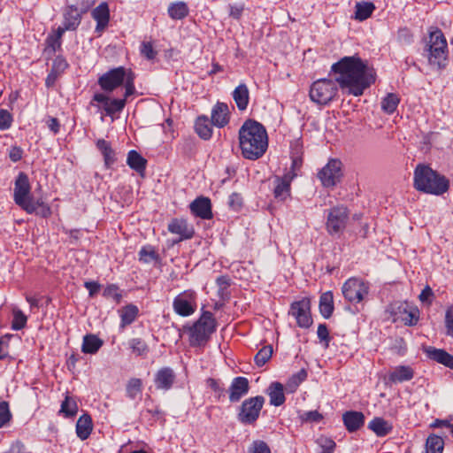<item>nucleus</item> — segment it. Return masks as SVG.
<instances>
[{
    "instance_id": "obj_1",
    "label": "nucleus",
    "mask_w": 453,
    "mask_h": 453,
    "mask_svg": "<svg viewBox=\"0 0 453 453\" xmlns=\"http://www.w3.org/2000/svg\"><path fill=\"white\" fill-rule=\"evenodd\" d=\"M330 74L334 76L343 93L354 96H362L375 81L373 70L357 56L343 57L334 63Z\"/></svg>"
},
{
    "instance_id": "obj_2",
    "label": "nucleus",
    "mask_w": 453,
    "mask_h": 453,
    "mask_svg": "<svg viewBox=\"0 0 453 453\" xmlns=\"http://www.w3.org/2000/svg\"><path fill=\"white\" fill-rule=\"evenodd\" d=\"M239 142L242 156L247 159L256 160L267 150L266 130L259 122L248 119L239 130Z\"/></svg>"
},
{
    "instance_id": "obj_3",
    "label": "nucleus",
    "mask_w": 453,
    "mask_h": 453,
    "mask_svg": "<svg viewBox=\"0 0 453 453\" xmlns=\"http://www.w3.org/2000/svg\"><path fill=\"white\" fill-rule=\"evenodd\" d=\"M413 187L425 194L441 196L449 190V180L429 165L418 164L413 173Z\"/></svg>"
},
{
    "instance_id": "obj_4",
    "label": "nucleus",
    "mask_w": 453,
    "mask_h": 453,
    "mask_svg": "<svg viewBox=\"0 0 453 453\" xmlns=\"http://www.w3.org/2000/svg\"><path fill=\"white\" fill-rule=\"evenodd\" d=\"M31 187L28 177L24 173H19L14 184L13 198L16 204L21 207L27 213L37 212L42 217L50 215V208L44 204L42 199H35L31 196Z\"/></svg>"
},
{
    "instance_id": "obj_5",
    "label": "nucleus",
    "mask_w": 453,
    "mask_h": 453,
    "mask_svg": "<svg viewBox=\"0 0 453 453\" xmlns=\"http://www.w3.org/2000/svg\"><path fill=\"white\" fill-rule=\"evenodd\" d=\"M98 85L105 92H111L124 85L126 97L134 93V75L123 66L109 70L98 78Z\"/></svg>"
},
{
    "instance_id": "obj_6",
    "label": "nucleus",
    "mask_w": 453,
    "mask_h": 453,
    "mask_svg": "<svg viewBox=\"0 0 453 453\" xmlns=\"http://www.w3.org/2000/svg\"><path fill=\"white\" fill-rule=\"evenodd\" d=\"M216 319L211 311H204L200 318L188 327L191 346L204 345L216 330Z\"/></svg>"
},
{
    "instance_id": "obj_7",
    "label": "nucleus",
    "mask_w": 453,
    "mask_h": 453,
    "mask_svg": "<svg viewBox=\"0 0 453 453\" xmlns=\"http://www.w3.org/2000/svg\"><path fill=\"white\" fill-rule=\"evenodd\" d=\"M339 88L334 79H319L311 85L309 96L317 105H327L335 99Z\"/></svg>"
},
{
    "instance_id": "obj_8",
    "label": "nucleus",
    "mask_w": 453,
    "mask_h": 453,
    "mask_svg": "<svg viewBox=\"0 0 453 453\" xmlns=\"http://www.w3.org/2000/svg\"><path fill=\"white\" fill-rule=\"evenodd\" d=\"M428 61L430 65L441 69L446 65L448 56L447 40L438 28H431L429 31Z\"/></svg>"
},
{
    "instance_id": "obj_9",
    "label": "nucleus",
    "mask_w": 453,
    "mask_h": 453,
    "mask_svg": "<svg viewBox=\"0 0 453 453\" xmlns=\"http://www.w3.org/2000/svg\"><path fill=\"white\" fill-rule=\"evenodd\" d=\"M265 403V397L257 395L242 402L237 414L238 420L243 425H253L259 418Z\"/></svg>"
},
{
    "instance_id": "obj_10",
    "label": "nucleus",
    "mask_w": 453,
    "mask_h": 453,
    "mask_svg": "<svg viewBox=\"0 0 453 453\" xmlns=\"http://www.w3.org/2000/svg\"><path fill=\"white\" fill-rule=\"evenodd\" d=\"M197 308V294L193 289H187L177 295L173 302L174 312L181 317H189Z\"/></svg>"
},
{
    "instance_id": "obj_11",
    "label": "nucleus",
    "mask_w": 453,
    "mask_h": 453,
    "mask_svg": "<svg viewBox=\"0 0 453 453\" xmlns=\"http://www.w3.org/2000/svg\"><path fill=\"white\" fill-rule=\"evenodd\" d=\"M342 295L352 303H361L369 293V284L357 278L347 280L342 288Z\"/></svg>"
},
{
    "instance_id": "obj_12",
    "label": "nucleus",
    "mask_w": 453,
    "mask_h": 453,
    "mask_svg": "<svg viewBox=\"0 0 453 453\" xmlns=\"http://www.w3.org/2000/svg\"><path fill=\"white\" fill-rule=\"evenodd\" d=\"M349 219V211L345 206H335L328 211L326 228L330 235L342 233Z\"/></svg>"
},
{
    "instance_id": "obj_13",
    "label": "nucleus",
    "mask_w": 453,
    "mask_h": 453,
    "mask_svg": "<svg viewBox=\"0 0 453 453\" xmlns=\"http://www.w3.org/2000/svg\"><path fill=\"white\" fill-rule=\"evenodd\" d=\"M288 314L295 318L299 327L309 328L312 324L311 314V301L307 297L293 302Z\"/></svg>"
},
{
    "instance_id": "obj_14",
    "label": "nucleus",
    "mask_w": 453,
    "mask_h": 453,
    "mask_svg": "<svg viewBox=\"0 0 453 453\" xmlns=\"http://www.w3.org/2000/svg\"><path fill=\"white\" fill-rule=\"evenodd\" d=\"M342 176V162L334 158L330 159L318 173V178L326 188L335 186Z\"/></svg>"
},
{
    "instance_id": "obj_15",
    "label": "nucleus",
    "mask_w": 453,
    "mask_h": 453,
    "mask_svg": "<svg viewBox=\"0 0 453 453\" xmlns=\"http://www.w3.org/2000/svg\"><path fill=\"white\" fill-rule=\"evenodd\" d=\"M296 174L293 172H288L283 176H275L273 180V194L274 199L279 202H284L291 195V182Z\"/></svg>"
},
{
    "instance_id": "obj_16",
    "label": "nucleus",
    "mask_w": 453,
    "mask_h": 453,
    "mask_svg": "<svg viewBox=\"0 0 453 453\" xmlns=\"http://www.w3.org/2000/svg\"><path fill=\"white\" fill-rule=\"evenodd\" d=\"M126 94L123 98H110L108 96L103 93H96L93 96V101L102 104L103 109L106 115L114 116L116 113H119L125 108L127 104Z\"/></svg>"
},
{
    "instance_id": "obj_17",
    "label": "nucleus",
    "mask_w": 453,
    "mask_h": 453,
    "mask_svg": "<svg viewBox=\"0 0 453 453\" xmlns=\"http://www.w3.org/2000/svg\"><path fill=\"white\" fill-rule=\"evenodd\" d=\"M250 390L249 380L245 377H235L233 379L228 389V398L230 403H237L245 396Z\"/></svg>"
},
{
    "instance_id": "obj_18",
    "label": "nucleus",
    "mask_w": 453,
    "mask_h": 453,
    "mask_svg": "<svg viewBox=\"0 0 453 453\" xmlns=\"http://www.w3.org/2000/svg\"><path fill=\"white\" fill-rule=\"evenodd\" d=\"M170 233L180 236L178 242L191 239L195 234V229L183 219H173L167 226Z\"/></svg>"
},
{
    "instance_id": "obj_19",
    "label": "nucleus",
    "mask_w": 453,
    "mask_h": 453,
    "mask_svg": "<svg viewBox=\"0 0 453 453\" xmlns=\"http://www.w3.org/2000/svg\"><path fill=\"white\" fill-rule=\"evenodd\" d=\"M83 14L84 12L79 10L74 4L66 5L62 12V23L65 26V28L75 31L81 22Z\"/></svg>"
},
{
    "instance_id": "obj_20",
    "label": "nucleus",
    "mask_w": 453,
    "mask_h": 453,
    "mask_svg": "<svg viewBox=\"0 0 453 453\" xmlns=\"http://www.w3.org/2000/svg\"><path fill=\"white\" fill-rule=\"evenodd\" d=\"M191 212L203 219L212 218L211 203L208 197L200 196L195 199L189 205Z\"/></svg>"
},
{
    "instance_id": "obj_21",
    "label": "nucleus",
    "mask_w": 453,
    "mask_h": 453,
    "mask_svg": "<svg viewBox=\"0 0 453 453\" xmlns=\"http://www.w3.org/2000/svg\"><path fill=\"white\" fill-rule=\"evenodd\" d=\"M92 18L96 21L95 32L101 35L108 27L110 10L106 3H101L91 12Z\"/></svg>"
},
{
    "instance_id": "obj_22",
    "label": "nucleus",
    "mask_w": 453,
    "mask_h": 453,
    "mask_svg": "<svg viewBox=\"0 0 453 453\" xmlns=\"http://www.w3.org/2000/svg\"><path fill=\"white\" fill-rule=\"evenodd\" d=\"M176 375L170 367H163L155 375V385L157 388L169 390L175 382Z\"/></svg>"
},
{
    "instance_id": "obj_23",
    "label": "nucleus",
    "mask_w": 453,
    "mask_h": 453,
    "mask_svg": "<svg viewBox=\"0 0 453 453\" xmlns=\"http://www.w3.org/2000/svg\"><path fill=\"white\" fill-rule=\"evenodd\" d=\"M229 122L228 106L224 103H217L211 111V123L223 127Z\"/></svg>"
},
{
    "instance_id": "obj_24",
    "label": "nucleus",
    "mask_w": 453,
    "mask_h": 453,
    "mask_svg": "<svg viewBox=\"0 0 453 453\" xmlns=\"http://www.w3.org/2000/svg\"><path fill=\"white\" fill-rule=\"evenodd\" d=\"M93 430V422L89 414L81 415L76 423V434L81 441L87 440Z\"/></svg>"
},
{
    "instance_id": "obj_25",
    "label": "nucleus",
    "mask_w": 453,
    "mask_h": 453,
    "mask_svg": "<svg viewBox=\"0 0 453 453\" xmlns=\"http://www.w3.org/2000/svg\"><path fill=\"white\" fill-rule=\"evenodd\" d=\"M343 423L349 432L359 429L365 422V416L359 411H347L342 416Z\"/></svg>"
},
{
    "instance_id": "obj_26",
    "label": "nucleus",
    "mask_w": 453,
    "mask_h": 453,
    "mask_svg": "<svg viewBox=\"0 0 453 453\" xmlns=\"http://www.w3.org/2000/svg\"><path fill=\"white\" fill-rule=\"evenodd\" d=\"M234 101L240 111L247 109L250 101V92L246 84L241 83L232 93Z\"/></svg>"
},
{
    "instance_id": "obj_27",
    "label": "nucleus",
    "mask_w": 453,
    "mask_h": 453,
    "mask_svg": "<svg viewBox=\"0 0 453 453\" xmlns=\"http://www.w3.org/2000/svg\"><path fill=\"white\" fill-rule=\"evenodd\" d=\"M104 345V341L97 335L88 334L83 336L81 351L84 354H96Z\"/></svg>"
},
{
    "instance_id": "obj_28",
    "label": "nucleus",
    "mask_w": 453,
    "mask_h": 453,
    "mask_svg": "<svg viewBox=\"0 0 453 453\" xmlns=\"http://www.w3.org/2000/svg\"><path fill=\"white\" fill-rule=\"evenodd\" d=\"M414 376L411 367L406 365L396 366L389 374L388 380L392 383H401L411 380Z\"/></svg>"
},
{
    "instance_id": "obj_29",
    "label": "nucleus",
    "mask_w": 453,
    "mask_h": 453,
    "mask_svg": "<svg viewBox=\"0 0 453 453\" xmlns=\"http://www.w3.org/2000/svg\"><path fill=\"white\" fill-rule=\"evenodd\" d=\"M426 352L431 359L453 369V356L445 350L429 347L426 349Z\"/></svg>"
},
{
    "instance_id": "obj_30",
    "label": "nucleus",
    "mask_w": 453,
    "mask_h": 453,
    "mask_svg": "<svg viewBox=\"0 0 453 453\" xmlns=\"http://www.w3.org/2000/svg\"><path fill=\"white\" fill-rule=\"evenodd\" d=\"M267 391L270 397V404L273 406H280L284 403L286 397L284 395V388L281 383L273 382L269 386Z\"/></svg>"
},
{
    "instance_id": "obj_31",
    "label": "nucleus",
    "mask_w": 453,
    "mask_h": 453,
    "mask_svg": "<svg viewBox=\"0 0 453 453\" xmlns=\"http://www.w3.org/2000/svg\"><path fill=\"white\" fill-rule=\"evenodd\" d=\"M368 428L371 429L377 436H386L392 429V425L382 418L376 417L372 419L368 424Z\"/></svg>"
},
{
    "instance_id": "obj_32",
    "label": "nucleus",
    "mask_w": 453,
    "mask_h": 453,
    "mask_svg": "<svg viewBox=\"0 0 453 453\" xmlns=\"http://www.w3.org/2000/svg\"><path fill=\"white\" fill-rule=\"evenodd\" d=\"M127 164L131 169L142 174L146 169L147 160L137 151L130 150L127 154Z\"/></svg>"
},
{
    "instance_id": "obj_33",
    "label": "nucleus",
    "mask_w": 453,
    "mask_h": 453,
    "mask_svg": "<svg viewBox=\"0 0 453 453\" xmlns=\"http://www.w3.org/2000/svg\"><path fill=\"white\" fill-rule=\"evenodd\" d=\"M196 134L203 140H209L212 134L211 124L206 116H200L195 123Z\"/></svg>"
},
{
    "instance_id": "obj_34",
    "label": "nucleus",
    "mask_w": 453,
    "mask_h": 453,
    "mask_svg": "<svg viewBox=\"0 0 453 453\" xmlns=\"http://www.w3.org/2000/svg\"><path fill=\"white\" fill-rule=\"evenodd\" d=\"M139 310L134 304H127L124 306L120 311V326L122 328L132 324L138 316Z\"/></svg>"
},
{
    "instance_id": "obj_35",
    "label": "nucleus",
    "mask_w": 453,
    "mask_h": 453,
    "mask_svg": "<svg viewBox=\"0 0 453 453\" xmlns=\"http://www.w3.org/2000/svg\"><path fill=\"white\" fill-rule=\"evenodd\" d=\"M319 311L325 319H329L334 311V300L332 292L323 293L319 298Z\"/></svg>"
},
{
    "instance_id": "obj_36",
    "label": "nucleus",
    "mask_w": 453,
    "mask_h": 453,
    "mask_svg": "<svg viewBox=\"0 0 453 453\" xmlns=\"http://www.w3.org/2000/svg\"><path fill=\"white\" fill-rule=\"evenodd\" d=\"M96 148L104 156V164L107 167H111L115 163V153L111 144L104 139H99L96 142Z\"/></svg>"
},
{
    "instance_id": "obj_37",
    "label": "nucleus",
    "mask_w": 453,
    "mask_h": 453,
    "mask_svg": "<svg viewBox=\"0 0 453 453\" xmlns=\"http://www.w3.org/2000/svg\"><path fill=\"white\" fill-rule=\"evenodd\" d=\"M354 19L359 21L367 19L375 10V6L371 2H358L355 6Z\"/></svg>"
},
{
    "instance_id": "obj_38",
    "label": "nucleus",
    "mask_w": 453,
    "mask_h": 453,
    "mask_svg": "<svg viewBox=\"0 0 453 453\" xmlns=\"http://www.w3.org/2000/svg\"><path fill=\"white\" fill-rule=\"evenodd\" d=\"M167 12L173 19H182L188 16V7L184 2H176L169 5Z\"/></svg>"
},
{
    "instance_id": "obj_39",
    "label": "nucleus",
    "mask_w": 453,
    "mask_h": 453,
    "mask_svg": "<svg viewBox=\"0 0 453 453\" xmlns=\"http://www.w3.org/2000/svg\"><path fill=\"white\" fill-rule=\"evenodd\" d=\"M444 441L441 436L431 434L426 439V453H442Z\"/></svg>"
},
{
    "instance_id": "obj_40",
    "label": "nucleus",
    "mask_w": 453,
    "mask_h": 453,
    "mask_svg": "<svg viewBox=\"0 0 453 453\" xmlns=\"http://www.w3.org/2000/svg\"><path fill=\"white\" fill-rule=\"evenodd\" d=\"M60 412L66 418L75 416L78 412L76 401L73 397L66 395L61 403Z\"/></svg>"
},
{
    "instance_id": "obj_41",
    "label": "nucleus",
    "mask_w": 453,
    "mask_h": 453,
    "mask_svg": "<svg viewBox=\"0 0 453 453\" xmlns=\"http://www.w3.org/2000/svg\"><path fill=\"white\" fill-rule=\"evenodd\" d=\"M127 395L128 398L134 400L142 394V382L138 378H132L128 380L126 388Z\"/></svg>"
},
{
    "instance_id": "obj_42",
    "label": "nucleus",
    "mask_w": 453,
    "mask_h": 453,
    "mask_svg": "<svg viewBox=\"0 0 453 453\" xmlns=\"http://www.w3.org/2000/svg\"><path fill=\"white\" fill-rule=\"evenodd\" d=\"M400 99L396 94L389 93L381 101V109L388 113H393L398 104H399Z\"/></svg>"
},
{
    "instance_id": "obj_43",
    "label": "nucleus",
    "mask_w": 453,
    "mask_h": 453,
    "mask_svg": "<svg viewBox=\"0 0 453 453\" xmlns=\"http://www.w3.org/2000/svg\"><path fill=\"white\" fill-rule=\"evenodd\" d=\"M218 287V296L220 299L225 300L229 297L228 288L231 285V280L228 276L221 275L216 279Z\"/></svg>"
},
{
    "instance_id": "obj_44",
    "label": "nucleus",
    "mask_w": 453,
    "mask_h": 453,
    "mask_svg": "<svg viewBox=\"0 0 453 453\" xmlns=\"http://www.w3.org/2000/svg\"><path fill=\"white\" fill-rule=\"evenodd\" d=\"M12 328L17 331L24 328L27 325V317L22 312V311L18 308H14L12 310Z\"/></svg>"
},
{
    "instance_id": "obj_45",
    "label": "nucleus",
    "mask_w": 453,
    "mask_h": 453,
    "mask_svg": "<svg viewBox=\"0 0 453 453\" xmlns=\"http://www.w3.org/2000/svg\"><path fill=\"white\" fill-rule=\"evenodd\" d=\"M129 346L136 356H146L149 352V347L146 342L139 338L130 340Z\"/></svg>"
},
{
    "instance_id": "obj_46",
    "label": "nucleus",
    "mask_w": 453,
    "mask_h": 453,
    "mask_svg": "<svg viewBox=\"0 0 453 453\" xmlns=\"http://www.w3.org/2000/svg\"><path fill=\"white\" fill-rule=\"evenodd\" d=\"M158 255L151 246H144L139 251V259L143 263H150L158 260Z\"/></svg>"
},
{
    "instance_id": "obj_47",
    "label": "nucleus",
    "mask_w": 453,
    "mask_h": 453,
    "mask_svg": "<svg viewBox=\"0 0 453 453\" xmlns=\"http://www.w3.org/2000/svg\"><path fill=\"white\" fill-rule=\"evenodd\" d=\"M273 355V347L267 345L263 347L255 356L254 360L257 366H263Z\"/></svg>"
},
{
    "instance_id": "obj_48",
    "label": "nucleus",
    "mask_w": 453,
    "mask_h": 453,
    "mask_svg": "<svg viewBox=\"0 0 453 453\" xmlns=\"http://www.w3.org/2000/svg\"><path fill=\"white\" fill-rule=\"evenodd\" d=\"M104 297L113 300L116 303H119L122 299V294L119 288L115 284H110L105 287L103 291Z\"/></svg>"
},
{
    "instance_id": "obj_49",
    "label": "nucleus",
    "mask_w": 453,
    "mask_h": 453,
    "mask_svg": "<svg viewBox=\"0 0 453 453\" xmlns=\"http://www.w3.org/2000/svg\"><path fill=\"white\" fill-rule=\"evenodd\" d=\"M12 415L9 403L5 401L0 403V428L6 426L12 420Z\"/></svg>"
},
{
    "instance_id": "obj_50",
    "label": "nucleus",
    "mask_w": 453,
    "mask_h": 453,
    "mask_svg": "<svg viewBox=\"0 0 453 453\" xmlns=\"http://www.w3.org/2000/svg\"><path fill=\"white\" fill-rule=\"evenodd\" d=\"M316 442L321 449L320 453H333L336 446L335 442L332 439L325 436L318 438Z\"/></svg>"
},
{
    "instance_id": "obj_51",
    "label": "nucleus",
    "mask_w": 453,
    "mask_h": 453,
    "mask_svg": "<svg viewBox=\"0 0 453 453\" xmlns=\"http://www.w3.org/2000/svg\"><path fill=\"white\" fill-rule=\"evenodd\" d=\"M141 54L144 56L147 59H153L157 51L154 50L153 45L150 42H142L141 44Z\"/></svg>"
},
{
    "instance_id": "obj_52",
    "label": "nucleus",
    "mask_w": 453,
    "mask_h": 453,
    "mask_svg": "<svg viewBox=\"0 0 453 453\" xmlns=\"http://www.w3.org/2000/svg\"><path fill=\"white\" fill-rule=\"evenodd\" d=\"M445 327L447 335L453 338V306H449L446 311Z\"/></svg>"
},
{
    "instance_id": "obj_53",
    "label": "nucleus",
    "mask_w": 453,
    "mask_h": 453,
    "mask_svg": "<svg viewBox=\"0 0 453 453\" xmlns=\"http://www.w3.org/2000/svg\"><path fill=\"white\" fill-rule=\"evenodd\" d=\"M12 122L11 113L7 110H0V130L8 129Z\"/></svg>"
},
{
    "instance_id": "obj_54",
    "label": "nucleus",
    "mask_w": 453,
    "mask_h": 453,
    "mask_svg": "<svg viewBox=\"0 0 453 453\" xmlns=\"http://www.w3.org/2000/svg\"><path fill=\"white\" fill-rule=\"evenodd\" d=\"M250 453H271L268 445L263 441H255L250 449Z\"/></svg>"
},
{
    "instance_id": "obj_55",
    "label": "nucleus",
    "mask_w": 453,
    "mask_h": 453,
    "mask_svg": "<svg viewBox=\"0 0 453 453\" xmlns=\"http://www.w3.org/2000/svg\"><path fill=\"white\" fill-rule=\"evenodd\" d=\"M418 310H413L411 311H404V316L402 318V320L407 326L416 325L418 320Z\"/></svg>"
},
{
    "instance_id": "obj_56",
    "label": "nucleus",
    "mask_w": 453,
    "mask_h": 453,
    "mask_svg": "<svg viewBox=\"0 0 453 453\" xmlns=\"http://www.w3.org/2000/svg\"><path fill=\"white\" fill-rule=\"evenodd\" d=\"M229 16L234 19H239L242 12L244 11V4H229Z\"/></svg>"
},
{
    "instance_id": "obj_57",
    "label": "nucleus",
    "mask_w": 453,
    "mask_h": 453,
    "mask_svg": "<svg viewBox=\"0 0 453 453\" xmlns=\"http://www.w3.org/2000/svg\"><path fill=\"white\" fill-rule=\"evenodd\" d=\"M207 385L211 390L218 394L219 397L224 395L226 391L219 380L210 378L207 380Z\"/></svg>"
},
{
    "instance_id": "obj_58",
    "label": "nucleus",
    "mask_w": 453,
    "mask_h": 453,
    "mask_svg": "<svg viewBox=\"0 0 453 453\" xmlns=\"http://www.w3.org/2000/svg\"><path fill=\"white\" fill-rule=\"evenodd\" d=\"M307 378V372L304 369H301L298 372L294 374L289 383L293 384L296 388L298 387L303 381H304Z\"/></svg>"
},
{
    "instance_id": "obj_59",
    "label": "nucleus",
    "mask_w": 453,
    "mask_h": 453,
    "mask_svg": "<svg viewBox=\"0 0 453 453\" xmlns=\"http://www.w3.org/2000/svg\"><path fill=\"white\" fill-rule=\"evenodd\" d=\"M318 337L320 341L326 342V345L328 346L329 342V332L326 324H319L317 331Z\"/></svg>"
},
{
    "instance_id": "obj_60",
    "label": "nucleus",
    "mask_w": 453,
    "mask_h": 453,
    "mask_svg": "<svg viewBox=\"0 0 453 453\" xmlns=\"http://www.w3.org/2000/svg\"><path fill=\"white\" fill-rule=\"evenodd\" d=\"M23 150L20 147L13 146L9 150V157L12 162H18L22 158Z\"/></svg>"
},
{
    "instance_id": "obj_61",
    "label": "nucleus",
    "mask_w": 453,
    "mask_h": 453,
    "mask_svg": "<svg viewBox=\"0 0 453 453\" xmlns=\"http://www.w3.org/2000/svg\"><path fill=\"white\" fill-rule=\"evenodd\" d=\"M68 64L65 59L58 58L54 60L51 70H55L57 73L59 74L60 73L64 72Z\"/></svg>"
},
{
    "instance_id": "obj_62",
    "label": "nucleus",
    "mask_w": 453,
    "mask_h": 453,
    "mask_svg": "<svg viewBox=\"0 0 453 453\" xmlns=\"http://www.w3.org/2000/svg\"><path fill=\"white\" fill-rule=\"evenodd\" d=\"M433 296L434 292L432 288L429 286H426L424 289L421 291L418 298L422 303L426 302L428 303H431Z\"/></svg>"
},
{
    "instance_id": "obj_63",
    "label": "nucleus",
    "mask_w": 453,
    "mask_h": 453,
    "mask_svg": "<svg viewBox=\"0 0 453 453\" xmlns=\"http://www.w3.org/2000/svg\"><path fill=\"white\" fill-rule=\"evenodd\" d=\"M96 0H77L75 6L86 13L96 3Z\"/></svg>"
},
{
    "instance_id": "obj_64",
    "label": "nucleus",
    "mask_w": 453,
    "mask_h": 453,
    "mask_svg": "<svg viewBox=\"0 0 453 453\" xmlns=\"http://www.w3.org/2000/svg\"><path fill=\"white\" fill-rule=\"evenodd\" d=\"M84 286L88 290L90 296H95L100 289V284L96 281H87Z\"/></svg>"
}]
</instances>
